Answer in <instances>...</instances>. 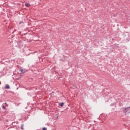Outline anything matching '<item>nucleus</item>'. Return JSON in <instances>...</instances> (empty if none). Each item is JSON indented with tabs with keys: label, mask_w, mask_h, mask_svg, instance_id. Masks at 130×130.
<instances>
[{
	"label": "nucleus",
	"mask_w": 130,
	"mask_h": 130,
	"mask_svg": "<svg viewBox=\"0 0 130 130\" xmlns=\"http://www.w3.org/2000/svg\"><path fill=\"white\" fill-rule=\"evenodd\" d=\"M17 45L16 47L18 48H23V46H24V45L23 44V43L21 41H17L16 42Z\"/></svg>",
	"instance_id": "obj_1"
},
{
	"label": "nucleus",
	"mask_w": 130,
	"mask_h": 130,
	"mask_svg": "<svg viewBox=\"0 0 130 130\" xmlns=\"http://www.w3.org/2000/svg\"><path fill=\"white\" fill-rule=\"evenodd\" d=\"M123 111L125 112V113H127L128 114L130 113V106L127 107L126 108H123Z\"/></svg>",
	"instance_id": "obj_2"
},
{
	"label": "nucleus",
	"mask_w": 130,
	"mask_h": 130,
	"mask_svg": "<svg viewBox=\"0 0 130 130\" xmlns=\"http://www.w3.org/2000/svg\"><path fill=\"white\" fill-rule=\"evenodd\" d=\"M20 71L21 72V75H24L25 73L27 72V70L26 69H20Z\"/></svg>",
	"instance_id": "obj_3"
},
{
	"label": "nucleus",
	"mask_w": 130,
	"mask_h": 130,
	"mask_svg": "<svg viewBox=\"0 0 130 130\" xmlns=\"http://www.w3.org/2000/svg\"><path fill=\"white\" fill-rule=\"evenodd\" d=\"M59 106H60L61 107H63V105H64V103H63V102H62L61 103H59Z\"/></svg>",
	"instance_id": "obj_4"
},
{
	"label": "nucleus",
	"mask_w": 130,
	"mask_h": 130,
	"mask_svg": "<svg viewBox=\"0 0 130 130\" xmlns=\"http://www.w3.org/2000/svg\"><path fill=\"white\" fill-rule=\"evenodd\" d=\"M25 6V7H27L28 8H30V7H31V5H30L28 3H26Z\"/></svg>",
	"instance_id": "obj_5"
},
{
	"label": "nucleus",
	"mask_w": 130,
	"mask_h": 130,
	"mask_svg": "<svg viewBox=\"0 0 130 130\" xmlns=\"http://www.w3.org/2000/svg\"><path fill=\"white\" fill-rule=\"evenodd\" d=\"M5 89H10V85H9L8 84H7L6 86H5Z\"/></svg>",
	"instance_id": "obj_6"
},
{
	"label": "nucleus",
	"mask_w": 130,
	"mask_h": 130,
	"mask_svg": "<svg viewBox=\"0 0 130 130\" xmlns=\"http://www.w3.org/2000/svg\"><path fill=\"white\" fill-rule=\"evenodd\" d=\"M24 126V124H21V129H24V128L23 127Z\"/></svg>",
	"instance_id": "obj_7"
},
{
	"label": "nucleus",
	"mask_w": 130,
	"mask_h": 130,
	"mask_svg": "<svg viewBox=\"0 0 130 130\" xmlns=\"http://www.w3.org/2000/svg\"><path fill=\"white\" fill-rule=\"evenodd\" d=\"M2 107H3V109H6V106H5V105L3 104Z\"/></svg>",
	"instance_id": "obj_8"
},
{
	"label": "nucleus",
	"mask_w": 130,
	"mask_h": 130,
	"mask_svg": "<svg viewBox=\"0 0 130 130\" xmlns=\"http://www.w3.org/2000/svg\"><path fill=\"white\" fill-rule=\"evenodd\" d=\"M42 130H47V128H46L45 127H43Z\"/></svg>",
	"instance_id": "obj_9"
},
{
	"label": "nucleus",
	"mask_w": 130,
	"mask_h": 130,
	"mask_svg": "<svg viewBox=\"0 0 130 130\" xmlns=\"http://www.w3.org/2000/svg\"><path fill=\"white\" fill-rule=\"evenodd\" d=\"M55 118H58V116L57 114H56V115H55Z\"/></svg>",
	"instance_id": "obj_10"
},
{
	"label": "nucleus",
	"mask_w": 130,
	"mask_h": 130,
	"mask_svg": "<svg viewBox=\"0 0 130 130\" xmlns=\"http://www.w3.org/2000/svg\"><path fill=\"white\" fill-rule=\"evenodd\" d=\"M4 104V105H5V106H8V105H8L7 104V103H5L4 104Z\"/></svg>",
	"instance_id": "obj_11"
},
{
	"label": "nucleus",
	"mask_w": 130,
	"mask_h": 130,
	"mask_svg": "<svg viewBox=\"0 0 130 130\" xmlns=\"http://www.w3.org/2000/svg\"><path fill=\"white\" fill-rule=\"evenodd\" d=\"M19 24H24V22L23 21H20L19 22Z\"/></svg>",
	"instance_id": "obj_12"
},
{
	"label": "nucleus",
	"mask_w": 130,
	"mask_h": 130,
	"mask_svg": "<svg viewBox=\"0 0 130 130\" xmlns=\"http://www.w3.org/2000/svg\"><path fill=\"white\" fill-rule=\"evenodd\" d=\"M112 105H114V103L111 105V106H112Z\"/></svg>",
	"instance_id": "obj_13"
},
{
	"label": "nucleus",
	"mask_w": 130,
	"mask_h": 130,
	"mask_svg": "<svg viewBox=\"0 0 130 130\" xmlns=\"http://www.w3.org/2000/svg\"><path fill=\"white\" fill-rule=\"evenodd\" d=\"M52 93H54V92L52 91Z\"/></svg>",
	"instance_id": "obj_14"
}]
</instances>
